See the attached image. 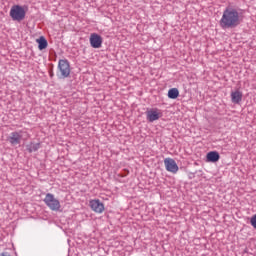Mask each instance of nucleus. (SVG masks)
<instances>
[{
  "label": "nucleus",
  "instance_id": "16",
  "mask_svg": "<svg viewBox=\"0 0 256 256\" xmlns=\"http://www.w3.org/2000/svg\"><path fill=\"white\" fill-rule=\"evenodd\" d=\"M0 256H11V254H9L8 252H2L0 253Z\"/></svg>",
  "mask_w": 256,
  "mask_h": 256
},
{
  "label": "nucleus",
  "instance_id": "9",
  "mask_svg": "<svg viewBox=\"0 0 256 256\" xmlns=\"http://www.w3.org/2000/svg\"><path fill=\"white\" fill-rule=\"evenodd\" d=\"M90 45L93 47V49H99L101 48V45H103V38L97 33H92L90 35Z\"/></svg>",
  "mask_w": 256,
  "mask_h": 256
},
{
  "label": "nucleus",
  "instance_id": "8",
  "mask_svg": "<svg viewBox=\"0 0 256 256\" xmlns=\"http://www.w3.org/2000/svg\"><path fill=\"white\" fill-rule=\"evenodd\" d=\"M164 165L166 168V171L169 173H177L179 171V166L177 165V162L173 158H166L164 159Z\"/></svg>",
  "mask_w": 256,
  "mask_h": 256
},
{
  "label": "nucleus",
  "instance_id": "6",
  "mask_svg": "<svg viewBox=\"0 0 256 256\" xmlns=\"http://www.w3.org/2000/svg\"><path fill=\"white\" fill-rule=\"evenodd\" d=\"M146 117L150 123H153V121H159L163 117V114L161 110L154 108L146 112Z\"/></svg>",
  "mask_w": 256,
  "mask_h": 256
},
{
  "label": "nucleus",
  "instance_id": "2",
  "mask_svg": "<svg viewBox=\"0 0 256 256\" xmlns=\"http://www.w3.org/2000/svg\"><path fill=\"white\" fill-rule=\"evenodd\" d=\"M44 203L51 211H60L61 209V202L51 193L46 194Z\"/></svg>",
  "mask_w": 256,
  "mask_h": 256
},
{
  "label": "nucleus",
  "instance_id": "12",
  "mask_svg": "<svg viewBox=\"0 0 256 256\" xmlns=\"http://www.w3.org/2000/svg\"><path fill=\"white\" fill-rule=\"evenodd\" d=\"M36 42L38 43V49L40 51H43V49H47V39H45V37L41 36L40 38H38L36 40Z\"/></svg>",
  "mask_w": 256,
  "mask_h": 256
},
{
  "label": "nucleus",
  "instance_id": "7",
  "mask_svg": "<svg viewBox=\"0 0 256 256\" xmlns=\"http://www.w3.org/2000/svg\"><path fill=\"white\" fill-rule=\"evenodd\" d=\"M22 131L11 132L7 141H9L10 145L15 146L21 143V139H23Z\"/></svg>",
  "mask_w": 256,
  "mask_h": 256
},
{
  "label": "nucleus",
  "instance_id": "14",
  "mask_svg": "<svg viewBox=\"0 0 256 256\" xmlns=\"http://www.w3.org/2000/svg\"><path fill=\"white\" fill-rule=\"evenodd\" d=\"M39 147H41V144L39 143H30L28 146H27V149L29 151V153H33V151H38Z\"/></svg>",
  "mask_w": 256,
  "mask_h": 256
},
{
  "label": "nucleus",
  "instance_id": "4",
  "mask_svg": "<svg viewBox=\"0 0 256 256\" xmlns=\"http://www.w3.org/2000/svg\"><path fill=\"white\" fill-rule=\"evenodd\" d=\"M58 69L61 77L67 78L69 75H71V67L69 66V61L67 60H59Z\"/></svg>",
  "mask_w": 256,
  "mask_h": 256
},
{
  "label": "nucleus",
  "instance_id": "15",
  "mask_svg": "<svg viewBox=\"0 0 256 256\" xmlns=\"http://www.w3.org/2000/svg\"><path fill=\"white\" fill-rule=\"evenodd\" d=\"M250 223H251L252 227H254V229H256V214L254 216H252Z\"/></svg>",
  "mask_w": 256,
  "mask_h": 256
},
{
  "label": "nucleus",
  "instance_id": "17",
  "mask_svg": "<svg viewBox=\"0 0 256 256\" xmlns=\"http://www.w3.org/2000/svg\"><path fill=\"white\" fill-rule=\"evenodd\" d=\"M53 75H54L53 72H50V77H51V78H53Z\"/></svg>",
  "mask_w": 256,
  "mask_h": 256
},
{
  "label": "nucleus",
  "instance_id": "5",
  "mask_svg": "<svg viewBox=\"0 0 256 256\" xmlns=\"http://www.w3.org/2000/svg\"><path fill=\"white\" fill-rule=\"evenodd\" d=\"M89 205L90 209H92L94 213L101 214L105 211V204H103L99 199L90 200Z\"/></svg>",
  "mask_w": 256,
  "mask_h": 256
},
{
  "label": "nucleus",
  "instance_id": "13",
  "mask_svg": "<svg viewBox=\"0 0 256 256\" xmlns=\"http://www.w3.org/2000/svg\"><path fill=\"white\" fill-rule=\"evenodd\" d=\"M168 97H169V99H177V97H179V89L171 88L168 91Z\"/></svg>",
  "mask_w": 256,
  "mask_h": 256
},
{
  "label": "nucleus",
  "instance_id": "3",
  "mask_svg": "<svg viewBox=\"0 0 256 256\" xmlns=\"http://www.w3.org/2000/svg\"><path fill=\"white\" fill-rule=\"evenodd\" d=\"M25 8L23 6L14 5L10 9V17L13 21H23L25 19Z\"/></svg>",
  "mask_w": 256,
  "mask_h": 256
},
{
  "label": "nucleus",
  "instance_id": "11",
  "mask_svg": "<svg viewBox=\"0 0 256 256\" xmlns=\"http://www.w3.org/2000/svg\"><path fill=\"white\" fill-rule=\"evenodd\" d=\"M243 99V93H241V91L236 90L234 92H231V100L232 103H241V100Z\"/></svg>",
  "mask_w": 256,
  "mask_h": 256
},
{
  "label": "nucleus",
  "instance_id": "10",
  "mask_svg": "<svg viewBox=\"0 0 256 256\" xmlns=\"http://www.w3.org/2000/svg\"><path fill=\"white\" fill-rule=\"evenodd\" d=\"M219 159H221V156L219 155V152H217V151L208 152L206 155V161L208 163H217V161H219Z\"/></svg>",
  "mask_w": 256,
  "mask_h": 256
},
{
  "label": "nucleus",
  "instance_id": "1",
  "mask_svg": "<svg viewBox=\"0 0 256 256\" xmlns=\"http://www.w3.org/2000/svg\"><path fill=\"white\" fill-rule=\"evenodd\" d=\"M238 25H241L239 12L233 8H226L220 19V27H222V29H235Z\"/></svg>",
  "mask_w": 256,
  "mask_h": 256
}]
</instances>
